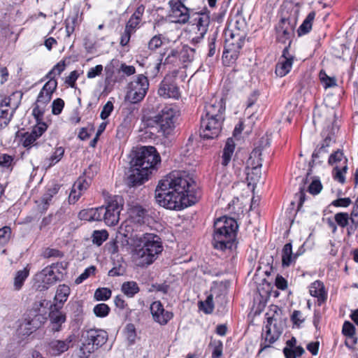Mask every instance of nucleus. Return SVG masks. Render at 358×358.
<instances>
[{
    "mask_svg": "<svg viewBox=\"0 0 358 358\" xmlns=\"http://www.w3.org/2000/svg\"><path fill=\"white\" fill-rule=\"evenodd\" d=\"M64 154V148L62 147H58L55 149L54 152L51 155L49 158L45 159L44 165L46 168H50L57 162H59L63 157Z\"/></svg>",
    "mask_w": 358,
    "mask_h": 358,
    "instance_id": "obj_37",
    "label": "nucleus"
},
{
    "mask_svg": "<svg viewBox=\"0 0 358 358\" xmlns=\"http://www.w3.org/2000/svg\"><path fill=\"white\" fill-rule=\"evenodd\" d=\"M45 320V317H44L43 315L39 313L35 314L34 317L29 320L27 322V324L30 326L29 329L31 331L36 330L41 327Z\"/></svg>",
    "mask_w": 358,
    "mask_h": 358,
    "instance_id": "obj_43",
    "label": "nucleus"
},
{
    "mask_svg": "<svg viewBox=\"0 0 358 358\" xmlns=\"http://www.w3.org/2000/svg\"><path fill=\"white\" fill-rule=\"evenodd\" d=\"M47 127V124L45 122L38 121L33 128L31 133L38 138L46 131Z\"/></svg>",
    "mask_w": 358,
    "mask_h": 358,
    "instance_id": "obj_61",
    "label": "nucleus"
},
{
    "mask_svg": "<svg viewBox=\"0 0 358 358\" xmlns=\"http://www.w3.org/2000/svg\"><path fill=\"white\" fill-rule=\"evenodd\" d=\"M36 282L39 283L38 289L40 290L48 289L50 286L56 283L59 278L52 268V266L45 267L41 272L37 273L35 277Z\"/></svg>",
    "mask_w": 358,
    "mask_h": 358,
    "instance_id": "obj_18",
    "label": "nucleus"
},
{
    "mask_svg": "<svg viewBox=\"0 0 358 358\" xmlns=\"http://www.w3.org/2000/svg\"><path fill=\"white\" fill-rule=\"evenodd\" d=\"M216 38L217 34L214 33L211 36L208 38V57H211L215 55L216 52Z\"/></svg>",
    "mask_w": 358,
    "mask_h": 358,
    "instance_id": "obj_62",
    "label": "nucleus"
},
{
    "mask_svg": "<svg viewBox=\"0 0 358 358\" xmlns=\"http://www.w3.org/2000/svg\"><path fill=\"white\" fill-rule=\"evenodd\" d=\"M10 101V98L5 97L0 103V129L8 125L13 116Z\"/></svg>",
    "mask_w": 358,
    "mask_h": 358,
    "instance_id": "obj_23",
    "label": "nucleus"
},
{
    "mask_svg": "<svg viewBox=\"0 0 358 358\" xmlns=\"http://www.w3.org/2000/svg\"><path fill=\"white\" fill-rule=\"evenodd\" d=\"M96 268L94 266L87 268L83 273H81L75 280L76 284L83 282L85 280L88 278L91 275L94 274Z\"/></svg>",
    "mask_w": 358,
    "mask_h": 358,
    "instance_id": "obj_60",
    "label": "nucleus"
},
{
    "mask_svg": "<svg viewBox=\"0 0 358 358\" xmlns=\"http://www.w3.org/2000/svg\"><path fill=\"white\" fill-rule=\"evenodd\" d=\"M64 107V101L60 98L55 99L52 103V113L53 115H59Z\"/></svg>",
    "mask_w": 358,
    "mask_h": 358,
    "instance_id": "obj_59",
    "label": "nucleus"
},
{
    "mask_svg": "<svg viewBox=\"0 0 358 358\" xmlns=\"http://www.w3.org/2000/svg\"><path fill=\"white\" fill-rule=\"evenodd\" d=\"M266 322L264 329V347H269L281 336L284 327L285 318L282 310L277 306H271L266 315Z\"/></svg>",
    "mask_w": 358,
    "mask_h": 358,
    "instance_id": "obj_4",
    "label": "nucleus"
},
{
    "mask_svg": "<svg viewBox=\"0 0 358 358\" xmlns=\"http://www.w3.org/2000/svg\"><path fill=\"white\" fill-rule=\"evenodd\" d=\"M58 190L59 187L57 186H54L53 187L48 189L43 195L41 197V202L43 203V210L48 209L52 197L58 192Z\"/></svg>",
    "mask_w": 358,
    "mask_h": 358,
    "instance_id": "obj_41",
    "label": "nucleus"
},
{
    "mask_svg": "<svg viewBox=\"0 0 358 358\" xmlns=\"http://www.w3.org/2000/svg\"><path fill=\"white\" fill-rule=\"evenodd\" d=\"M169 5L171 6L170 17L172 18L173 22L185 24L189 20V9L182 2L171 0Z\"/></svg>",
    "mask_w": 358,
    "mask_h": 358,
    "instance_id": "obj_15",
    "label": "nucleus"
},
{
    "mask_svg": "<svg viewBox=\"0 0 358 358\" xmlns=\"http://www.w3.org/2000/svg\"><path fill=\"white\" fill-rule=\"evenodd\" d=\"M200 308L207 314H210L213 311V299L212 296H208L204 302H200Z\"/></svg>",
    "mask_w": 358,
    "mask_h": 358,
    "instance_id": "obj_54",
    "label": "nucleus"
},
{
    "mask_svg": "<svg viewBox=\"0 0 358 358\" xmlns=\"http://www.w3.org/2000/svg\"><path fill=\"white\" fill-rule=\"evenodd\" d=\"M75 338L74 334H70L64 340L52 339L48 343V351L53 356H59L73 346Z\"/></svg>",
    "mask_w": 358,
    "mask_h": 358,
    "instance_id": "obj_14",
    "label": "nucleus"
},
{
    "mask_svg": "<svg viewBox=\"0 0 358 358\" xmlns=\"http://www.w3.org/2000/svg\"><path fill=\"white\" fill-rule=\"evenodd\" d=\"M147 211L141 206H135L131 210V218L138 224L144 223Z\"/></svg>",
    "mask_w": 358,
    "mask_h": 358,
    "instance_id": "obj_38",
    "label": "nucleus"
},
{
    "mask_svg": "<svg viewBox=\"0 0 358 358\" xmlns=\"http://www.w3.org/2000/svg\"><path fill=\"white\" fill-rule=\"evenodd\" d=\"M225 103L223 99H212L205 106L204 114L201 117L224 119Z\"/></svg>",
    "mask_w": 358,
    "mask_h": 358,
    "instance_id": "obj_20",
    "label": "nucleus"
},
{
    "mask_svg": "<svg viewBox=\"0 0 358 358\" xmlns=\"http://www.w3.org/2000/svg\"><path fill=\"white\" fill-rule=\"evenodd\" d=\"M235 148V143L233 138H229L226 142L225 146L222 153V162L223 166H227L231 161L232 155Z\"/></svg>",
    "mask_w": 358,
    "mask_h": 358,
    "instance_id": "obj_33",
    "label": "nucleus"
},
{
    "mask_svg": "<svg viewBox=\"0 0 358 358\" xmlns=\"http://www.w3.org/2000/svg\"><path fill=\"white\" fill-rule=\"evenodd\" d=\"M161 158L156 148L152 146L141 147L131 163L148 171L160 163Z\"/></svg>",
    "mask_w": 358,
    "mask_h": 358,
    "instance_id": "obj_7",
    "label": "nucleus"
},
{
    "mask_svg": "<svg viewBox=\"0 0 358 358\" xmlns=\"http://www.w3.org/2000/svg\"><path fill=\"white\" fill-rule=\"evenodd\" d=\"M224 119L201 117V135L204 138H215L217 137L222 129Z\"/></svg>",
    "mask_w": 358,
    "mask_h": 358,
    "instance_id": "obj_12",
    "label": "nucleus"
},
{
    "mask_svg": "<svg viewBox=\"0 0 358 358\" xmlns=\"http://www.w3.org/2000/svg\"><path fill=\"white\" fill-rule=\"evenodd\" d=\"M162 251V239L155 234L136 235L134 239L132 258L139 266L143 267L152 264Z\"/></svg>",
    "mask_w": 358,
    "mask_h": 358,
    "instance_id": "obj_2",
    "label": "nucleus"
},
{
    "mask_svg": "<svg viewBox=\"0 0 358 358\" xmlns=\"http://www.w3.org/2000/svg\"><path fill=\"white\" fill-rule=\"evenodd\" d=\"M295 22L289 18H282L276 26L277 39L279 42L289 45L295 29Z\"/></svg>",
    "mask_w": 358,
    "mask_h": 358,
    "instance_id": "obj_13",
    "label": "nucleus"
},
{
    "mask_svg": "<svg viewBox=\"0 0 358 358\" xmlns=\"http://www.w3.org/2000/svg\"><path fill=\"white\" fill-rule=\"evenodd\" d=\"M13 165V157L7 154L0 155V167L12 170Z\"/></svg>",
    "mask_w": 358,
    "mask_h": 358,
    "instance_id": "obj_51",
    "label": "nucleus"
},
{
    "mask_svg": "<svg viewBox=\"0 0 358 358\" xmlns=\"http://www.w3.org/2000/svg\"><path fill=\"white\" fill-rule=\"evenodd\" d=\"M238 226L235 219L227 216L217 218L214 222L212 243L215 248L231 249L236 239Z\"/></svg>",
    "mask_w": 358,
    "mask_h": 358,
    "instance_id": "obj_3",
    "label": "nucleus"
},
{
    "mask_svg": "<svg viewBox=\"0 0 358 358\" xmlns=\"http://www.w3.org/2000/svg\"><path fill=\"white\" fill-rule=\"evenodd\" d=\"M70 294V288L66 285H59L57 287L54 300L55 303L52 305L53 308H62L64 303L67 301Z\"/></svg>",
    "mask_w": 358,
    "mask_h": 358,
    "instance_id": "obj_27",
    "label": "nucleus"
},
{
    "mask_svg": "<svg viewBox=\"0 0 358 358\" xmlns=\"http://www.w3.org/2000/svg\"><path fill=\"white\" fill-rule=\"evenodd\" d=\"M177 113L173 106H165L155 117V121L159 126V133L165 137H169L173 134Z\"/></svg>",
    "mask_w": 358,
    "mask_h": 358,
    "instance_id": "obj_8",
    "label": "nucleus"
},
{
    "mask_svg": "<svg viewBox=\"0 0 358 358\" xmlns=\"http://www.w3.org/2000/svg\"><path fill=\"white\" fill-rule=\"evenodd\" d=\"M310 294L317 298L318 301L322 302L327 299V293L323 283L320 280H315L309 287Z\"/></svg>",
    "mask_w": 358,
    "mask_h": 358,
    "instance_id": "obj_29",
    "label": "nucleus"
},
{
    "mask_svg": "<svg viewBox=\"0 0 358 358\" xmlns=\"http://www.w3.org/2000/svg\"><path fill=\"white\" fill-rule=\"evenodd\" d=\"M195 55V49L188 45H183L178 51L179 60L182 63H189L193 61Z\"/></svg>",
    "mask_w": 358,
    "mask_h": 358,
    "instance_id": "obj_36",
    "label": "nucleus"
},
{
    "mask_svg": "<svg viewBox=\"0 0 358 358\" xmlns=\"http://www.w3.org/2000/svg\"><path fill=\"white\" fill-rule=\"evenodd\" d=\"M259 95V93L258 91H254L248 101V113H251L250 116L248 117V119H249L252 124L255 123V120H258L262 113L259 106H255Z\"/></svg>",
    "mask_w": 358,
    "mask_h": 358,
    "instance_id": "obj_25",
    "label": "nucleus"
},
{
    "mask_svg": "<svg viewBox=\"0 0 358 358\" xmlns=\"http://www.w3.org/2000/svg\"><path fill=\"white\" fill-rule=\"evenodd\" d=\"M105 206H103V221L108 226L116 225L120 220V214L124 206V199L119 195H110L103 192Z\"/></svg>",
    "mask_w": 358,
    "mask_h": 358,
    "instance_id": "obj_5",
    "label": "nucleus"
},
{
    "mask_svg": "<svg viewBox=\"0 0 358 358\" xmlns=\"http://www.w3.org/2000/svg\"><path fill=\"white\" fill-rule=\"evenodd\" d=\"M150 312L154 321L160 325H166L173 317V313L166 310L159 301L152 303Z\"/></svg>",
    "mask_w": 358,
    "mask_h": 358,
    "instance_id": "obj_17",
    "label": "nucleus"
},
{
    "mask_svg": "<svg viewBox=\"0 0 358 358\" xmlns=\"http://www.w3.org/2000/svg\"><path fill=\"white\" fill-rule=\"evenodd\" d=\"M93 312L96 317H104L108 315L110 308L106 303H99L94 307Z\"/></svg>",
    "mask_w": 358,
    "mask_h": 358,
    "instance_id": "obj_47",
    "label": "nucleus"
},
{
    "mask_svg": "<svg viewBox=\"0 0 358 358\" xmlns=\"http://www.w3.org/2000/svg\"><path fill=\"white\" fill-rule=\"evenodd\" d=\"M108 238V233L106 230H95L92 236V243L97 246L101 245Z\"/></svg>",
    "mask_w": 358,
    "mask_h": 358,
    "instance_id": "obj_40",
    "label": "nucleus"
},
{
    "mask_svg": "<svg viewBox=\"0 0 358 358\" xmlns=\"http://www.w3.org/2000/svg\"><path fill=\"white\" fill-rule=\"evenodd\" d=\"M245 34L239 35L238 34L230 33V37L227 36L223 52L224 59L235 60L238 58L240 50L245 44Z\"/></svg>",
    "mask_w": 358,
    "mask_h": 358,
    "instance_id": "obj_11",
    "label": "nucleus"
},
{
    "mask_svg": "<svg viewBox=\"0 0 358 358\" xmlns=\"http://www.w3.org/2000/svg\"><path fill=\"white\" fill-rule=\"evenodd\" d=\"M293 57L289 56L288 47H285L283 50L282 55L275 66L276 75L280 77L286 76L291 71Z\"/></svg>",
    "mask_w": 358,
    "mask_h": 358,
    "instance_id": "obj_22",
    "label": "nucleus"
},
{
    "mask_svg": "<svg viewBox=\"0 0 358 358\" xmlns=\"http://www.w3.org/2000/svg\"><path fill=\"white\" fill-rule=\"evenodd\" d=\"M164 55L165 53L160 55L159 62H158L155 67L157 73L159 72V68L162 64H175L177 62V61L179 60L178 50L176 49L170 50L167 56L165 57L164 59H163Z\"/></svg>",
    "mask_w": 358,
    "mask_h": 358,
    "instance_id": "obj_30",
    "label": "nucleus"
},
{
    "mask_svg": "<svg viewBox=\"0 0 358 358\" xmlns=\"http://www.w3.org/2000/svg\"><path fill=\"white\" fill-rule=\"evenodd\" d=\"M113 110V103L110 101H107V103L103 106L102 108V110L100 114V117L102 120L107 119L110 116Z\"/></svg>",
    "mask_w": 358,
    "mask_h": 358,
    "instance_id": "obj_63",
    "label": "nucleus"
},
{
    "mask_svg": "<svg viewBox=\"0 0 358 358\" xmlns=\"http://www.w3.org/2000/svg\"><path fill=\"white\" fill-rule=\"evenodd\" d=\"M42 256L44 258H51V257L62 258V257H63L64 254L62 251H60L57 249L47 248L43 250Z\"/></svg>",
    "mask_w": 358,
    "mask_h": 358,
    "instance_id": "obj_56",
    "label": "nucleus"
},
{
    "mask_svg": "<svg viewBox=\"0 0 358 358\" xmlns=\"http://www.w3.org/2000/svg\"><path fill=\"white\" fill-rule=\"evenodd\" d=\"M108 333L103 329H91L83 335L84 342L80 348L84 357H87L95 350L101 347L108 340Z\"/></svg>",
    "mask_w": 358,
    "mask_h": 358,
    "instance_id": "obj_6",
    "label": "nucleus"
},
{
    "mask_svg": "<svg viewBox=\"0 0 358 358\" xmlns=\"http://www.w3.org/2000/svg\"><path fill=\"white\" fill-rule=\"evenodd\" d=\"M150 173L151 171L143 169V168L135 166L134 163H131V166L127 173V184L129 187L141 185L148 180V176Z\"/></svg>",
    "mask_w": 358,
    "mask_h": 358,
    "instance_id": "obj_16",
    "label": "nucleus"
},
{
    "mask_svg": "<svg viewBox=\"0 0 358 358\" xmlns=\"http://www.w3.org/2000/svg\"><path fill=\"white\" fill-rule=\"evenodd\" d=\"M57 87V80L55 78H50L41 90L36 102L46 106L50 101Z\"/></svg>",
    "mask_w": 358,
    "mask_h": 358,
    "instance_id": "obj_21",
    "label": "nucleus"
},
{
    "mask_svg": "<svg viewBox=\"0 0 358 358\" xmlns=\"http://www.w3.org/2000/svg\"><path fill=\"white\" fill-rule=\"evenodd\" d=\"M121 291L129 298L134 297L139 292L140 288L135 281H127L122 283Z\"/></svg>",
    "mask_w": 358,
    "mask_h": 358,
    "instance_id": "obj_35",
    "label": "nucleus"
},
{
    "mask_svg": "<svg viewBox=\"0 0 358 358\" xmlns=\"http://www.w3.org/2000/svg\"><path fill=\"white\" fill-rule=\"evenodd\" d=\"M320 79L324 88L332 87L336 85V79L328 76L323 71H321L320 73Z\"/></svg>",
    "mask_w": 358,
    "mask_h": 358,
    "instance_id": "obj_50",
    "label": "nucleus"
},
{
    "mask_svg": "<svg viewBox=\"0 0 358 358\" xmlns=\"http://www.w3.org/2000/svg\"><path fill=\"white\" fill-rule=\"evenodd\" d=\"M60 309L53 308L52 306H50L49 317L52 324V329L54 332L59 331L62 324L66 321V315L60 311Z\"/></svg>",
    "mask_w": 358,
    "mask_h": 358,
    "instance_id": "obj_26",
    "label": "nucleus"
},
{
    "mask_svg": "<svg viewBox=\"0 0 358 358\" xmlns=\"http://www.w3.org/2000/svg\"><path fill=\"white\" fill-rule=\"evenodd\" d=\"M283 352L286 358H297L301 357L305 350L302 347L298 346L294 348H285Z\"/></svg>",
    "mask_w": 358,
    "mask_h": 358,
    "instance_id": "obj_45",
    "label": "nucleus"
},
{
    "mask_svg": "<svg viewBox=\"0 0 358 358\" xmlns=\"http://www.w3.org/2000/svg\"><path fill=\"white\" fill-rule=\"evenodd\" d=\"M149 87L148 78L139 74L127 87L126 99L132 103L141 101L145 97Z\"/></svg>",
    "mask_w": 358,
    "mask_h": 358,
    "instance_id": "obj_9",
    "label": "nucleus"
},
{
    "mask_svg": "<svg viewBox=\"0 0 358 358\" xmlns=\"http://www.w3.org/2000/svg\"><path fill=\"white\" fill-rule=\"evenodd\" d=\"M163 38L161 34L154 36L148 42V49L153 51L160 48L163 43Z\"/></svg>",
    "mask_w": 358,
    "mask_h": 358,
    "instance_id": "obj_52",
    "label": "nucleus"
},
{
    "mask_svg": "<svg viewBox=\"0 0 358 358\" xmlns=\"http://www.w3.org/2000/svg\"><path fill=\"white\" fill-rule=\"evenodd\" d=\"M77 20L78 17L76 15L69 16L65 20L66 30L68 36H70L71 34L74 31Z\"/></svg>",
    "mask_w": 358,
    "mask_h": 358,
    "instance_id": "obj_58",
    "label": "nucleus"
},
{
    "mask_svg": "<svg viewBox=\"0 0 358 358\" xmlns=\"http://www.w3.org/2000/svg\"><path fill=\"white\" fill-rule=\"evenodd\" d=\"M269 145V139L265 135L253 140L252 151L248 157V169L253 167H262L264 153Z\"/></svg>",
    "mask_w": 358,
    "mask_h": 358,
    "instance_id": "obj_10",
    "label": "nucleus"
},
{
    "mask_svg": "<svg viewBox=\"0 0 358 358\" xmlns=\"http://www.w3.org/2000/svg\"><path fill=\"white\" fill-rule=\"evenodd\" d=\"M251 172L248 173V187L252 186V190L254 193L256 185L262 180V167L250 168Z\"/></svg>",
    "mask_w": 358,
    "mask_h": 358,
    "instance_id": "obj_32",
    "label": "nucleus"
},
{
    "mask_svg": "<svg viewBox=\"0 0 358 358\" xmlns=\"http://www.w3.org/2000/svg\"><path fill=\"white\" fill-rule=\"evenodd\" d=\"M11 235V229L9 227H3L0 229V243H7Z\"/></svg>",
    "mask_w": 358,
    "mask_h": 358,
    "instance_id": "obj_64",
    "label": "nucleus"
},
{
    "mask_svg": "<svg viewBox=\"0 0 358 358\" xmlns=\"http://www.w3.org/2000/svg\"><path fill=\"white\" fill-rule=\"evenodd\" d=\"M65 62L61 61L58 62L52 69L47 74L46 77L50 79V78H54L55 75H60L62 71L65 69Z\"/></svg>",
    "mask_w": 358,
    "mask_h": 358,
    "instance_id": "obj_57",
    "label": "nucleus"
},
{
    "mask_svg": "<svg viewBox=\"0 0 358 358\" xmlns=\"http://www.w3.org/2000/svg\"><path fill=\"white\" fill-rule=\"evenodd\" d=\"M212 348V358H220L222 355L223 345L220 341H214L210 343Z\"/></svg>",
    "mask_w": 358,
    "mask_h": 358,
    "instance_id": "obj_49",
    "label": "nucleus"
},
{
    "mask_svg": "<svg viewBox=\"0 0 358 358\" xmlns=\"http://www.w3.org/2000/svg\"><path fill=\"white\" fill-rule=\"evenodd\" d=\"M342 333L344 336L352 338L355 335V327L351 322L345 321L343 325Z\"/></svg>",
    "mask_w": 358,
    "mask_h": 358,
    "instance_id": "obj_53",
    "label": "nucleus"
},
{
    "mask_svg": "<svg viewBox=\"0 0 358 358\" xmlns=\"http://www.w3.org/2000/svg\"><path fill=\"white\" fill-rule=\"evenodd\" d=\"M158 94L164 99H178L180 91L178 87L171 77H165L159 84Z\"/></svg>",
    "mask_w": 358,
    "mask_h": 358,
    "instance_id": "obj_19",
    "label": "nucleus"
},
{
    "mask_svg": "<svg viewBox=\"0 0 358 358\" xmlns=\"http://www.w3.org/2000/svg\"><path fill=\"white\" fill-rule=\"evenodd\" d=\"M111 290L108 288H99L95 291L94 298L97 301H106L111 296Z\"/></svg>",
    "mask_w": 358,
    "mask_h": 358,
    "instance_id": "obj_48",
    "label": "nucleus"
},
{
    "mask_svg": "<svg viewBox=\"0 0 358 358\" xmlns=\"http://www.w3.org/2000/svg\"><path fill=\"white\" fill-rule=\"evenodd\" d=\"M334 220L337 225L345 228L350 223V215L348 213H337L334 215Z\"/></svg>",
    "mask_w": 358,
    "mask_h": 358,
    "instance_id": "obj_42",
    "label": "nucleus"
},
{
    "mask_svg": "<svg viewBox=\"0 0 358 358\" xmlns=\"http://www.w3.org/2000/svg\"><path fill=\"white\" fill-rule=\"evenodd\" d=\"M302 255V252H292V245L290 243H286L282 250V265L283 267H289L294 264L296 259Z\"/></svg>",
    "mask_w": 358,
    "mask_h": 358,
    "instance_id": "obj_24",
    "label": "nucleus"
},
{
    "mask_svg": "<svg viewBox=\"0 0 358 358\" xmlns=\"http://www.w3.org/2000/svg\"><path fill=\"white\" fill-rule=\"evenodd\" d=\"M29 275V268L27 266L24 268L22 270L17 271L15 273L14 278V289L20 290L22 287L25 280L28 278Z\"/></svg>",
    "mask_w": 358,
    "mask_h": 358,
    "instance_id": "obj_34",
    "label": "nucleus"
},
{
    "mask_svg": "<svg viewBox=\"0 0 358 358\" xmlns=\"http://www.w3.org/2000/svg\"><path fill=\"white\" fill-rule=\"evenodd\" d=\"M315 16V12H310L308 15V16L306 17V18L305 19V20L303 21V22L299 29L298 31L299 35L306 34L311 30L312 24L314 20Z\"/></svg>",
    "mask_w": 358,
    "mask_h": 358,
    "instance_id": "obj_39",
    "label": "nucleus"
},
{
    "mask_svg": "<svg viewBox=\"0 0 358 358\" xmlns=\"http://www.w3.org/2000/svg\"><path fill=\"white\" fill-rule=\"evenodd\" d=\"M45 106L38 103H35V106L33 108L32 114L36 118V122L41 121L45 110Z\"/></svg>",
    "mask_w": 358,
    "mask_h": 358,
    "instance_id": "obj_55",
    "label": "nucleus"
},
{
    "mask_svg": "<svg viewBox=\"0 0 358 358\" xmlns=\"http://www.w3.org/2000/svg\"><path fill=\"white\" fill-rule=\"evenodd\" d=\"M358 228V213L351 212L350 213V224L347 228V235L351 236Z\"/></svg>",
    "mask_w": 358,
    "mask_h": 358,
    "instance_id": "obj_46",
    "label": "nucleus"
},
{
    "mask_svg": "<svg viewBox=\"0 0 358 358\" xmlns=\"http://www.w3.org/2000/svg\"><path fill=\"white\" fill-rule=\"evenodd\" d=\"M194 21L193 25L196 27L198 32L206 34L210 22L209 14L207 13H197Z\"/></svg>",
    "mask_w": 358,
    "mask_h": 358,
    "instance_id": "obj_28",
    "label": "nucleus"
},
{
    "mask_svg": "<svg viewBox=\"0 0 358 358\" xmlns=\"http://www.w3.org/2000/svg\"><path fill=\"white\" fill-rule=\"evenodd\" d=\"M91 183V179L90 177L88 178L85 177H80L78 179L74 182L73 187L77 189L78 191L80 192V193L83 194V192L87 189Z\"/></svg>",
    "mask_w": 358,
    "mask_h": 358,
    "instance_id": "obj_44",
    "label": "nucleus"
},
{
    "mask_svg": "<svg viewBox=\"0 0 358 358\" xmlns=\"http://www.w3.org/2000/svg\"><path fill=\"white\" fill-rule=\"evenodd\" d=\"M194 181L185 172L173 171L155 190L156 201L165 208L181 210L195 203Z\"/></svg>",
    "mask_w": 358,
    "mask_h": 358,
    "instance_id": "obj_1",
    "label": "nucleus"
},
{
    "mask_svg": "<svg viewBox=\"0 0 358 358\" xmlns=\"http://www.w3.org/2000/svg\"><path fill=\"white\" fill-rule=\"evenodd\" d=\"M226 295H227V289L222 285H215L210 289V294L213 299H215V302L223 305L226 303Z\"/></svg>",
    "mask_w": 358,
    "mask_h": 358,
    "instance_id": "obj_31",
    "label": "nucleus"
}]
</instances>
